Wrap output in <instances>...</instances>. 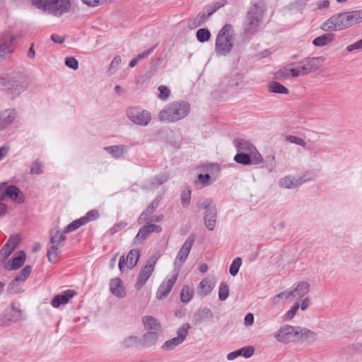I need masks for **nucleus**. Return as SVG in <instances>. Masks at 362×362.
Masks as SVG:
<instances>
[{
    "label": "nucleus",
    "instance_id": "38",
    "mask_svg": "<svg viewBox=\"0 0 362 362\" xmlns=\"http://www.w3.org/2000/svg\"><path fill=\"white\" fill-rule=\"evenodd\" d=\"M124 146H112L105 147L104 149L110 153L114 158H119L122 157L124 153Z\"/></svg>",
    "mask_w": 362,
    "mask_h": 362
},
{
    "label": "nucleus",
    "instance_id": "60",
    "mask_svg": "<svg viewBox=\"0 0 362 362\" xmlns=\"http://www.w3.org/2000/svg\"><path fill=\"white\" fill-rule=\"evenodd\" d=\"M299 309V304L298 303H294V305L291 307V308L286 312L285 317L287 320L292 319L296 314Z\"/></svg>",
    "mask_w": 362,
    "mask_h": 362
},
{
    "label": "nucleus",
    "instance_id": "45",
    "mask_svg": "<svg viewBox=\"0 0 362 362\" xmlns=\"http://www.w3.org/2000/svg\"><path fill=\"white\" fill-rule=\"evenodd\" d=\"M139 339L135 336H130L123 341V345L126 348L137 346L139 344Z\"/></svg>",
    "mask_w": 362,
    "mask_h": 362
},
{
    "label": "nucleus",
    "instance_id": "19",
    "mask_svg": "<svg viewBox=\"0 0 362 362\" xmlns=\"http://www.w3.org/2000/svg\"><path fill=\"white\" fill-rule=\"evenodd\" d=\"M216 282L213 279L205 278L197 287V293L201 296L209 295L215 286Z\"/></svg>",
    "mask_w": 362,
    "mask_h": 362
},
{
    "label": "nucleus",
    "instance_id": "12",
    "mask_svg": "<svg viewBox=\"0 0 362 362\" xmlns=\"http://www.w3.org/2000/svg\"><path fill=\"white\" fill-rule=\"evenodd\" d=\"M21 317V310L20 309V305L18 304L17 306L16 303H13L6 314L0 316V326H9L11 323L19 320Z\"/></svg>",
    "mask_w": 362,
    "mask_h": 362
},
{
    "label": "nucleus",
    "instance_id": "10",
    "mask_svg": "<svg viewBox=\"0 0 362 362\" xmlns=\"http://www.w3.org/2000/svg\"><path fill=\"white\" fill-rule=\"evenodd\" d=\"M127 118L136 125L146 126L151 120V113L144 109L131 107L127 110Z\"/></svg>",
    "mask_w": 362,
    "mask_h": 362
},
{
    "label": "nucleus",
    "instance_id": "35",
    "mask_svg": "<svg viewBox=\"0 0 362 362\" xmlns=\"http://www.w3.org/2000/svg\"><path fill=\"white\" fill-rule=\"evenodd\" d=\"M160 332L148 331L143 336V344L146 346H151L157 342L158 339V334Z\"/></svg>",
    "mask_w": 362,
    "mask_h": 362
},
{
    "label": "nucleus",
    "instance_id": "29",
    "mask_svg": "<svg viewBox=\"0 0 362 362\" xmlns=\"http://www.w3.org/2000/svg\"><path fill=\"white\" fill-rule=\"evenodd\" d=\"M334 40V34L332 33H325L315 38L313 44L316 47H323L329 45Z\"/></svg>",
    "mask_w": 362,
    "mask_h": 362
},
{
    "label": "nucleus",
    "instance_id": "16",
    "mask_svg": "<svg viewBox=\"0 0 362 362\" xmlns=\"http://www.w3.org/2000/svg\"><path fill=\"white\" fill-rule=\"evenodd\" d=\"M177 279V274H175L169 279L163 281L156 292V298L159 300H161L166 297L174 286Z\"/></svg>",
    "mask_w": 362,
    "mask_h": 362
},
{
    "label": "nucleus",
    "instance_id": "56",
    "mask_svg": "<svg viewBox=\"0 0 362 362\" xmlns=\"http://www.w3.org/2000/svg\"><path fill=\"white\" fill-rule=\"evenodd\" d=\"M122 59L119 56H116L114 57L113 60L110 63L108 72L110 74H114L117 69L118 66L121 64Z\"/></svg>",
    "mask_w": 362,
    "mask_h": 362
},
{
    "label": "nucleus",
    "instance_id": "53",
    "mask_svg": "<svg viewBox=\"0 0 362 362\" xmlns=\"http://www.w3.org/2000/svg\"><path fill=\"white\" fill-rule=\"evenodd\" d=\"M169 175L167 173H162L156 175L153 179V185H160L169 179Z\"/></svg>",
    "mask_w": 362,
    "mask_h": 362
},
{
    "label": "nucleus",
    "instance_id": "15",
    "mask_svg": "<svg viewBox=\"0 0 362 362\" xmlns=\"http://www.w3.org/2000/svg\"><path fill=\"white\" fill-rule=\"evenodd\" d=\"M156 262L153 260H148L147 264L143 267L138 275L137 282L136 284V288L137 289L141 288L151 276L154 270V264Z\"/></svg>",
    "mask_w": 362,
    "mask_h": 362
},
{
    "label": "nucleus",
    "instance_id": "7",
    "mask_svg": "<svg viewBox=\"0 0 362 362\" xmlns=\"http://www.w3.org/2000/svg\"><path fill=\"white\" fill-rule=\"evenodd\" d=\"M346 13L342 12L332 16L326 20L321 25L320 29L323 31H340L349 28Z\"/></svg>",
    "mask_w": 362,
    "mask_h": 362
},
{
    "label": "nucleus",
    "instance_id": "25",
    "mask_svg": "<svg viewBox=\"0 0 362 362\" xmlns=\"http://www.w3.org/2000/svg\"><path fill=\"white\" fill-rule=\"evenodd\" d=\"M141 322L144 327L148 331L160 332L161 325L155 317L146 315L142 317Z\"/></svg>",
    "mask_w": 362,
    "mask_h": 362
},
{
    "label": "nucleus",
    "instance_id": "49",
    "mask_svg": "<svg viewBox=\"0 0 362 362\" xmlns=\"http://www.w3.org/2000/svg\"><path fill=\"white\" fill-rule=\"evenodd\" d=\"M286 140L290 143L296 144L303 148H306L307 143L301 138L296 136L289 135L286 137Z\"/></svg>",
    "mask_w": 362,
    "mask_h": 362
},
{
    "label": "nucleus",
    "instance_id": "18",
    "mask_svg": "<svg viewBox=\"0 0 362 362\" xmlns=\"http://www.w3.org/2000/svg\"><path fill=\"white\" fill-rule=\"evenodd\" d=\"M75 295V291L66 290L63 293L55 296L51 301V305L54 308H59L61 305H66Z\"/></svg>",
    "mask_w": 362,
    "mask_h": 362
},
{
    "label": "nucleus",
    "instance_id": "59",
    "mask_svg": "<svg viewBox=\"0 0 362 362\" xmlns=\"http://www.w3.org/2000/svg\"><path fill=\"white\" fill-rule=\"evenodd\" d=\"M65 64L74 70L78 69V61L73 57H69L65 59Z\"/></svg>",
    "mask_w": 362,
    "mask_h": 362
},
{
    "label": "nucleus",
    "instance_id": "40",
    "mask_svg": "<svg viewBox=\"0 0 362 362\" xmlns=\"http://www.w3.org/2000/svg\"><path fill=\"white\" fill-rule=\"evenodd\" d=\"M234 160L236 163H240L243 165H251L252 164V158L250 156V154H247L246 153H238L235 157Z\"/></svg>",
    "mask_w": 362,
    "mask_h": 362
},
{
    "label": "nucleus",
    "instance_id": "47",
    "mask_svg": "<svg viewBox=\"0 0 362 362\" xmlns=\"http://www.w3.org/2000/svg\"><path fill=\"white\" fill-rule=\"evenodd\" d=\"M242 264V259L240 257H236L233 261L232 264L230 266V274L232 276H235L239 270L240 267Z\"/></svg>",
    "mask_w": 362,
    "mask_h": 362
},
{
    "label": "nucleus",
    "instance_id": "13",
    "mask_svg": "<svg viewBox=\"0 0 362 362\" xmlns=\"http://www.w3.org/2000/svg\"><path fill=\"white\" fill-rule=\"evenodd\" d=\"M161 230L162 228L160 226L153 223L144 226L139 229L138 233L134 237L133 243L135 245H141L152 233H160Z\"/></svg>",
    "mask_w": 362,
    "mask_h": 362
},
{
    "label": "nucleus",
    "instance_id": "3",
    "mask_svg": "<svg viewBox=\"0 0 362 362\" xmlns=\"http://www.w3.org/2000/svg\"><path fill=\"white\" fill-rule=\"evenodd\" d=\"M265 11L266 6L264 1L256 2L251 6L243 23L244 31L247 34L252 35L257 32Z\"/></svg>",
    "mask_w": 362,
    "mask_h": 362
},
{
    "label": "nucleus",
    "instance_id": "2",
    "mask_svg": "<svg viewBox=\"0 0 362 362\" xmlns=\"http://www.w3.org/2000/svg\"><path fill=\"white\" fill-rule=\"evenodd\" d=\"M315 337L316 334L311 330L288 325L281 327L275 335L276 340L281 343H287L291 339L304 340L315 339Z\"/></svg>",
    "mask_w": 362,
    "mask_h": 362
},
{
    "label": "nucleus",
    "instance_id": "21",
    "mask_svg": "<svg viewBox=\"0 0 362 362\" xmlns=\"http://www.w3.org/2000/svg\"><path fill=\"white\" fill-rule=\"evenodd\" d=\"M16 113L14 110H6L0 112V130H3L11 124L16 119Z\"/></svg>",
    "mask_w": 362,
    "mask_h": 362
},
{
    "label": "nucleus",
    "instance_id": "23",
    "mask_svg": "<svg viewBox=\"0 0 362 362\" xmlns=\"http://www.w3.org/2000/svg\"><path fill=\"white\" fill-rule=\"evenodd\" d=\"M111 293L117 297L123 298L125 296V288L122 284V281L119 278L111 280L110 284Z\"/></svg>",
    "mask_w": 362,
    "mask_h": 362
},
{
    "label": "nucleus",
    "instance_id": "58",
    "mask_svg": "<svg viewBox=\"0 0 362 362\" xmlns=\"http://www.w3.org/2000/svg\"><path fill=\"white\" fill-rule=\"evenodd\" d=\"M250 156H251L252 158V164H259L263 160L262 156L257 151L256 148L254 152L250 153Z\"/></svg>",
    "mask_w": 362,
    "mask_h": 362
},
{
    "label": "nucleus",
    "instance_id": "26",
    "mask_svg": "<svg viewBox=\"0 0 362 362\" xmlns=\"http://www.w3.org/2000/svg\"><path fill=\"white\" fill-rule=\"evenodd\" d=\"M23 288V270L11 281L8 286L10 293H18Z\"/></svg>",
    "mask_w": 362,
    "mask_h": 362
},
{
    "label": "nucleus",
    "instance_id": "28",
    "mask_svg": "<svg viewBox=\"0 0 362 362\" xmlns=\"http://www.w3.org/2000/svg\"><path fill=\"white\" fill-rule=\"evenodd\" d=\"M304 180L301 177H285L279 180V185L281 187L292 189L301 185Z\"/></svg>",
    "mask_w": 362,
    "mask_h": 362
},
{
    "label": "nucleus",
    "instance_id": "51",
    "mask_svg": "<svg viewBox=\"0 0 362 362\" xmlns=\"http://www.w3.org/2000/svg\"><path fill=\"white\" fill-rule=\"evenodd\" d=\"M99 211L97 209H92L87 212L86 215L83 216V219L86 220V224L90 221H95L99 218Z\"/></svg>",
    "mask_w": 362,
    "mask_h": 362
},
{
    "label": "nucleus",
    "instance_id": "43",
    "mask_svg": "<svg viewBox=\"0 0 362 362\" xmlns=\"http://www.w3.org/2000/svg\"><path fill=\"white\" fill-rule=\"evenodd\" d=\"M211 33L206 28H201L197 31V38L200 42H205L209 40Z\"/></svg>",
    "mask_w": 362,
    "mask_h": 362
},
{
    "label": "nucleus",
    "instance_id": "24",
    "mask_svg": "<svg viewBox=\"0 0 362 362\" xmlns=\"http://www.w3.org/2000/svg\"><path fill=\"white\" fill-rule=\"evenodd\" d=\"M23 266V251H19L18 255L11 260H8L3 264L6 270H16Z\"/></svg>",
    "mask_w": 362,
    "mask_h": 362
},
{
    "label": "nucleus",
    "instance_id": "62",
    "mask_svg": "<svg viewBox=\"0 0 362 362\" xmlns=\"http://www.w3.org/2000/svg\"><path fill=\"white\" fill-rule=\"evenodd\" d=\"M361 49H362V39L346 47V50L348 52H352L354 50Z\"/></svg>",
    "mask_w": 362,
    "mask_h": 362
},
{
    "label": "nucleus",
    "instance_id": "36",
    "mask_svg": "<svg viewBox=\"0 0 362 362\" xmlns=\"http://www.w3.org/2000/svg\"><path fill=\"white\" fill-rule=\"evenodd\" d=\"M291 297H293V292L291 289H287L276 295L272 299V302L273 305H279L280 303H284Z\"/></svg>",
    "mask_w": 362,
    "mask_h": 362
},
{
    "label": "nucleus",
    "instance_id": "33",
    "mask_svg": "<svg viewBox=\"0 0 362 362\" xmlns=\"http://www.w3.org/2000/svg\"><path fill=\"white\" fill-rule=\"evenodd\" d=\"M349 23V28L360 23L362 21V11H351L345 12Z\"/></svg>",
    "mask_w": 362,
    "mask_h": 362
},
{
    "label": "nucleus",
    "instance_id": "31",
    "mask_svg": "<svg viewBox=\"0 0 362 362\" xmlns=\"http://www.w3.org/2000/svg\"><path fill=\"white\" fill-rule=\"evenodd\" d=\"M159 202L158 200L153 201L146 209L140 215L138 221L140 224L148 221V216L151 215L158 206Z\"/></svg>",
    "mask_w": 362,
    "mask_h": 362
},
{
    "label": "nucleus",
    "instance_id": "63",
    "mask_svg": "<svg viewBox=\"0 0 362 362\" xmlns=\"http://www.w3.org/2000/svg\"><path fill=\"white\" fill-rule=\"evenodd\" d=\"M83 3L88 6H98L105 3L104 0H82Z\"/></svg>",
    "mask_w": 362,
    "mask_h": 362
},
{
    "label": "nucleus",
    "instance_id": "57",
    "mask_svg": "<svg viewBox=\"0 0 362 362\" xmlns=\"http://www.w3.org/2000/svg\"><path fill=\"white\" fill-rule=\"evenodd\" d=\"M42 165L39 160H35L30 168L31 174H41L42 173Z\"/></svg>",
    "mask_w": 362,
    "mask_h": 362
},
{
    "label": "nucleus",
    "instance_id": "46",
    "mask_svg": "<svg viewBox=\"0 0 362 362\" xmlns=\"http://www.w3.org/2000/svg\"><path fill=\"white\" fill-rule=\"evenodd\" d=\"M211 176L209 174H199L194 180L196 184L201 185L202 187L208 186L210 184Z\"/></svg>",
    "mask_w": 362,
    "mask_h": 362
},
{
    "label": "nucleus",
    "instance_id": "11",
    "mask_svg": "<svg viewBox=\"0 0 362 362\" xmlns=\"http://www.w3.org/2000/svg\"><path fill=\"white\" fill-rule=\"evenodd\" d=\"M190 329V325L189 323L183 324L177 331V336L174 337L170 340H168L163 343L161 346V349L163 351H171L174 349L176 346L181 344L186 339L188 335L189 329Z\"/></svg>",
    "mask_w": 362,
    "mask_h": 362
},
{
    "label": "nucleus",
    "instance_id": "61",
    "mask_svg": "<svg viewBox=\"0 0 362 362\" xmlns=\"http://www.w3.org/2000/svg\"><path fill=\"white\" fill-rule=\"evenodd\" d=\"M127 223L122 221L119 223L115 225L112 228H111L109 230L110 234L113 235L122 230H123L127 226Z\"/></svg>",
    "mask_w": 362,
    "mask_h": 362
},
{
    "label": "nucleus",
    "instance_id": "5",
    "mask_svg": "<svg viewBox=\"0 0 362 362\" xmlns=\"http://www.w3.org/2000/svg\"><path fill=\"white\" fill-rule=\"evenodd\" d=\"M235 41V33L233 27L230 24H226L218 32L215 50L217 55L226 56L233 49Z\"/></svg>",
    "mask_w": 362,
    "mask_h": 362
},
{
    "label": "nucleus",
    "instance_id": "37",
    "mask_svg": "<svg viewBox=\"0 0 362 362\" xmlns=\"http://www.w3.org/2000/svg\"><path fill=\"white\" fill-rule=\"evenodd\" d=\"M269 90L272 93H279L287 95L289 93V90L284 86L281 84L280 83L274 81L272 82L269 86Z\"/></svg>",
    "mask_w": 362,
    "mask_h": 362
},
{
    "label": "nucleus",
    "instance_id": "41",
    "mask_svg": "<svg viewBox=\"0 0 362 362\" xmlns=\"http://www.w3.org/2000/svg\"><path fill=\"white\" fill-rule=\"evenodd\" d=\"M85 221L86 220L85 219L83 220L82 217L78 218V219H76V220L74 221L72 223H71L70 224L67 225L64 228V233H70V232H72V231L78 229L81 226L86 224Z\"/></svg>",
    "mask_w": 362,
    "mask_h": 362
},
{
    "label": "nucleus",
    "instance_id": "4",
    "mask_svg": "<svg viewBox=\"0 0 362 362\" xmlns=\"http://www.w3.org/2000/svg\"><path fill=\"white\" fill-rule=\"evenodd\" d=\"M189 105L185 102H172L166 105L159 113L161 122H173L185 117L189 112Z\"/></svg>",
    "mask_w": 362,
    "mask_h": 362
},
{
    "label": "nucleus",
    "instance_id": "20",
    "mask_svg": "<svg viewBox=\"0 0 362 362\" xmlns=\"http://www.w3.org/2000/svg\"><path fill=\"white\" fill-rule=\"evenodd\" d=\"M13 37L4 35L0 40V57L3 58L13 52Z\"/></svg>",
    "mask_w": 362,
    "mask_h": 362
},
{
    "label": "nucleus",
    "instance_id": "55",
    "mask_svg": "<svg viewBox=\"0 0 362 362\" xmlns=\"http://www.w3.org/2000/svg\"><path fill=\"white\" fill-rule=\"evenodd\" d=\"M21 242V237L20 235H13L9 238L8 241L6 242V245H8V246L13 250V251L15 250V249L17 247L18 244Z\"/></svg>",
    "mask_w": 362,
    "mask_h": 362
},
{
    "label": "nucleus",
    "instance_id": "1",
    "mask_svg": "<svg viewBox=\"0 0 362 362\" xmlns=\"http://www.w3.org/2000/svg\"><path fill=\"white\" fill-rule=\"evenodd\" d=\"M323 57L305 58L298 62L290 63L281 68L274 74V78L284 81L291 77L307 75L318 69L324 62Z\"/></svg>",
    "mask_w": 362,
    "mask_h": 362
},
{
    "label": "nucleus",
    "instance_id": "9",
    "mask_svg": "<svg viewBox=\"0 0 362 362\" xmlns=\"http://www.w3.org/2000/svg\"><path fill=\"white\" fill-rule=\"evenodd\" d=\"M212 199H203L198 202L197 206L200 209H206L204 223L209 230H213L216 226L217 212L215 206L212 205Z\"/></svg>",
    "mask_w": 362,
    "mask_h": 362
},
{
    "label": "nucleus",
    "instance_id": "48",
    "mask_svg": "<svg viewBox=\"0 0 362 362\" xmlns=\"http://www.w3.org/2000/svg\"><path fill=\"white\" fill-rule=\"evenodd\" d=\"M13 252V250L8 246V245L5 244L0 250V262L3 263L6 262V259Z\"/></svg>",
    "mask_w": 362,
    "mask_h": 362
},
{
    "label": "nucleus",
    "instance_id": "54",
    "mask_svg": "<svg viewBox=\"0 0 362 362\" xmlns=\"http://www.w3.org/2000/svg\"><path fill=\"white\" fill-rule=\"evenodd\" d=\"M158 90L159 91L158 98L160 100H165L169 98L170 95V90L167 86H158Z\"/></svg>",
    "mask_w": 362,
    "mask_h": 362
},
{
    "label": "nucleus",
    "instance_id": "32",
    "mask_svg": "<svg viewBox=\"0 0 362 362\" xmlns=\"http://www.w3.org/2000/svg\"><path fill=\"white\" fill-rule=\"evenodd\" d=\"M310 286L307 281L298 282L295 288L292 290L293 297L302 298L310 291Z\"/></svg>",
    "mask_w": 362,
    "mask_h": 362
},
{
    "label": "nucleus",
    "instance_id": "17",
    "mask_svg": "<svg viewBox=\"0 0 362 362\" xmlns=\"http://www.w3.org/2000/svg\"><path fill=\"white\" fill-rule=\"evenodd\" d=\"M20 192V189L16 186L8 185L6 182L0 183V201L6 198L14 201L18 197Z\"/></svg>",
    "mask_w": 362,
    "mask_h": 362
},
{
    "label": "nucleus",
    "instance_id": "27",
    "mask_svg": "<svg viewBox=\"0 0 362 362\" xmlns=\"http://www.w3.org/2000/svg\"><path fill=\"white\" fill-rule=\"evenodd\" d=\"M66 233L60 232L59 230L53 231L50 233V240L49 243L51 246H55L56 247L60 248L64 245V243L66 240Z\"/></svg>",
    "mask_w": 362,
    "mask_h": 362
},
{
    "label": "nucleus",
    "instance_id": "14",
    "mask_svg": "<svg viewBox=\"0 0 362 362\" xmlns=\"http://www.w3.org/2000/svg\"><path fill=\"white\" fill-rule=\"evenodd\" d=\"M194 240L195 237L194 235H190L187 238L177 253V255L175 259V265L180 266L183 264L189 254Z\"/></svg>",
    "mask_w": 362,
    "mask_h": 362
},
{
    "label": "nucleus",
    "instance_id": "50",
    "mask_svg": "<svg viewBox=\"0 0 362 362\" xmlns=\"http://www.w3.org/2000/svg\"><path fill=\"white\" fill-rule=\"evenodd\" d=\"M237 351L239 352V356H243L245 358H248L254 354L255 349L252 346H249L237 350Z\"/></svg>",
    "mask_w": 362,
    "mask_h": 362
},
{
    "label": "nucleus",
    "instance_id": "30",
    "mask_svg": "<svg viewBox=\"0 0 362 362\" xmlns=\"http://www.w3.org/2000/svg\"><path fill=\"white\" fill-rule=\"evenodd\" d=\"M140 250L137 248L132 249L127 254L126 258V264L129 269L134 268L139 259Z\"/></svg>",
    "mask_w": 362,
    "mask_h": 362
},
{
    "label": "nucleus",
    "instance_id": "52",
    "mask_svg": "<svg viewBox=\"0 0 362 362\" xmlns=\"http://www.w3.org/2000/svg\"><path fill=\"white\" fill-rule=\"evenodd\" d=\"M191 198V191L189 189H186L182 191L181 194V202L184 207H187L189 205Z\"/></svg>",
    "mask_w": 362,
    "mask_h": 362
},
{
    "label": "nucleus",
    "instance_id": "39",
    "mask_svg": "<svg viewBox=\"0 0 362 362\" xmlns=\"http://www.w3.org/2000/svg\"><path fill=\"white\" fill-rule=\"evenodd\" d=\"M58 250L59 248L55 246H50L47 249V256L49 262L55 264L59 260Z\"/></svg>",
    "mask_w": 362,
    "mask_h": 362
},
{
    "label": "nucleus",
    "instance_id": "8",
    "mask_svg": "<svg viewBox=\"0 0 362 362\" xmlns=\"http://www.w3.org/2000/svg\"><path fill=\"white\" fill-rule=\"evenodd\" d=\"M21 81L22 75L20 71L11 72L6 76V78L0 77V87L11 93L20 95Z\"/></svg>",
    "mask_w": 362,
    "mask_h": 362
},
{
    "label": "nucleus",
    "instance_id": "64",
    "mask_svg": "<svg viewBox=\"0 0 362 362\" xmlns=\"http://www.w3.org/2000/svg\"><path fill=\"white\" fill-rule=\"evenodd\" d=\"M317 8L320 10L327 9L329 6V0H322L317 2Z\"/></svg>",
    "mask_w": 362,
    "mask_h": 362
},
{
    "label": "nucleus",
    "instance_id": "6",
    "mask_svg": "<svg viewBox=\"0 0 362 362\" xmlns=\"http://www.w3.org/2000/svg\"><path fill=\"white\" fill-rule=\"evenodd\" d=\"M32 5L54 16L68 13L71 8L69 0H30Z\"/></svg>",
    "mask_w": 362,
    "mask_h": 362
},
{
    "label": "nucleus",
    "instance_id": "42",
    "mask_svg": "<svg viewBox=\"0 0 362 362\" xmlns=\"http://www.w3.org/2000/svg\"><path fill=\"white\" fill-rule=\"evenodd\" d=\"M193 296V290L189 286L185 285L180 293V299L183 303L189 302Z\"/></svg>",
    "mask_w": 362,
    "mask_h": 362
},
{
    "label": "nucleus",
    "instance_id": "22",
    "mask_svg": "<svg viewBox=\"0 0 362 362\" xmlns=\"http://www.w3.org/2000/svg\"><path fill=\"white\" fill-rule=\"evenodd\" d=\"M233 144L239 153L250 154L255 150V146L252 144L243 139H235Z\"/></svg>",
    "mask_w": 362,
    "mask_h": 362
},
{
    "label": "nucleus",
    "instance_id": "34",
    "mask_svg": "<svg viewBox=\"0 0 362 362\" xmlns=\"http://www.w3.org/2000/svg\"><path fill=\"white\" fill-rule=\"evenodd\" d=\"M223 4H219L217 3V6L214 5V8L211 9V11L208 13L207 15H205L204 13H199L193 21V24L194 27H199L204 24L206 19L212 15L218 8L223 6Z\"/></svg>",
    "mask_w": 362,
    "mask_h": 362
},
{
    "label": "nucleus",
    "instance_id": "44",
    "mask_svg": "<svg viewBox=\"0 0 362 362\" xmlns=\"http://www.w3.org/2000/svg\"><path fill=\"white\" fill-rule=\"evenodd\" d=\"M229 294L228 285L226 282H221L219 286L218 298L221 300H225Z\"/></svg>",
    "mask_w": 362,
    "mask_h": 362
}]
</instances>
